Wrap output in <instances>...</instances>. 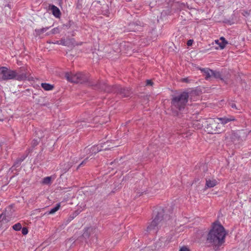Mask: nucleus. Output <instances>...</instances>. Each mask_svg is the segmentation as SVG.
<instances>
[{"label": "nucleus", "mask_w": 251, "mask_h": 251, "mask_svg": "<svg viewBox=\"0 0 251 251\" xmlns=\"http://www.w3.org/2000/svg\"><path fill=\"white\" fill-rule=\"evenodd\" d=\"M182 81L183 82L189 83V80L188 78H184L182 79Z\"/></svg>", "instance_id": "obj_35"}, {"label": "nucleus", "mask_w": 251, "mask_h": 251, "mask_svg": "<svg viewBox=\"0 0 251 251\" xmlns=\"http://www.w3.org/2000/svg\"><path fill=\"white\" fill-rule=\"evenodd\" d=\"M41 86L46 91L52 90L54 88V86L53 85L47 83H42L41 84Z\"/></svg>", "instance_id": "obj_19"}, {"label": "nucleus", "mask_w": 251, "mask_h": 251, "mask_svg": "<svg viewBox=\"0 0 251 251\" xmlns=\"http://www.w3.org/2000/svg\"><path fill=\"white\" fill-rule=\"evenodd\" d=\"M8 220L3 213L0 215V228L2 227L4 224H6Z\"/></svg>", "instance_id": "obj_20"}, {"label": "nucleus", "mask_w": 251, "mask_h": 251, "mask_svg": "<svg viewBox=\"0 0 251 251\" xmlns=\"http://www.w3.org/2000/svg\"><path fill=\"white\" fill-rule=\"evenodd\" d=\"M229 105L231 108L233 109H235L236 110H240V107H237L235 103H234V102H230L229 103Z\"/></svg>", "instance_id": "obj_28"}, {"label": "nucleus", "mask_w": 251, "mask_h": 251, "mask_svg": "<svg viewBox=\"0 0 251 251\" xmlns=\"http://www.w3.org/2000/svg\"><path fill=\"white\" fill-rule=\"evenodd\" d=\"M82 1L83 0H77L75 3L76 9L80 10L82 8Z\"/></svg>", "instance_id": "obj_26"}, {"label": "nucleus", "mask_w": 251, "mask_h": 251, "mask_svg": "<svg viewBox=\"0 0 251 251\" xmlns=\"http://www.w3.org/2000/svg\"><path fill=\"white\" fill-rule=\"evenodd\" d=\"M50 27V26H49V27H43L44 30H45V31L46 32V31H47L48 29H49V28Z\"/></svg>", "instance_id": "obj_39"}, {"label": "nucleus", "mask_w": 251, "mask_h": 251, "mask_svg": "<svg viewBox=\"0 0 251 251\" xmlns=\"http://www.w3.org/2000/svg\"><path fill=\"white\" fill-rule=\"evenodd\" d=\"M220 40H221L222 42H228L224 37H220Z\"/></svg>", "instance_id": "obj_37"}, {"label": "nucleus", "mask_w": 251, "mask_h": 251, "mask_svg": "<svg viewBox=\"0 0 251 251\" xmlns=\"http://www.w3.org/2000/svg\"><path fill=\"white\" fill-rule=\"evenodd\" d=\"M149 150H151V149H152V145H150L149 146Z\"/></svg>", "instance_id": "obj_42"}, {"label": "nucleus", "mask_w": 251, "mask_h": 251, "mask_svg": "<svg viewBox=\"0 0 251 251\" xmlns=\"http://www.w3.org/2000/svg\"><path fill=\"white\" fill-rule=\"evenodd\" d=\"M216 119L218 122H220V124L221 125V127L227 124L228 123L234 121L235 120L234 117L231 116H229L228 117L225 116L222 118H218Z\"/></svg>", "instance_id": "obj_9"}, {"label": "nucleus", "mask_w": 251, "mask_h": 251, "mask_svg": "<svg viewBox=\"0 0 251 251\" xmlns=\"http://www.w3.org/2000/svg\"><path fill=\"white\" fill-rule=\"evenodd\" d=\"M88 158H86L83 161H82V162L78 165V166L77 168V169H78L79 168L83 166L88 161Z\"/></svg>", "instance_id": "obj_30"}, {"label": "nucleus", "mask_w": 251, "mask_h": 251, "mask_svg": "<svg viewBox=\"0 0 251 251\" xmlns=\"http://www.w3.org/2000/svg\"><path fill=\"white\" fill-rule=\"evenodd\" d=\"M0 121H1V120L0 119Z\"/></svg>", "instance_id": "obj_45"}, {"label": "nucleus", "mask_w": 251, "mask_h": 251, "mask_svg": "<svg viewBox=\"0 0 251 251\" xmlns=\"http://www.w3.org/2000/svg\"><path fill=\"white\" fill-rule=\"evenodd\" d=\"M173 236L172 234L168 235L165 238L161 237L156 243L159 247H164L167 245L173 239Z\"/></svg>", "instance_id": "obj_8"}, {"label": "nucleus", "mask_w": 251, "mask_h": 251, "mask_svg": "<svg viewBox=\"0 0 251 251\" xmlns=\"http://www.w3.org/2000/svg\"><path fill=\"white\" fill-rule=\"evenodd\" d=\"M127 30L129 31L136 32L141 29V25L136 23H131L128 25Z\"/></svg>", "instance_id": "obj_11"}, {"label": "nucleus", "mask_w": 251, "mask_h": 251, "mask_svg": "<svg viewBox=\"0 0 251 251\" xmlns=\"http://www.w3.org/2000/svg\"><path fill=\"white\" fill-rule=\"evenodd\" d=\"M60 32V29L58 27H55L53 28L50 32L47 33V35H50V34H56L59 33Z\"/></svg>", "instance_id": "obj_23"}, {"label": "nucleus", "mask_w": 251, "mask_h": 251, "mask_svg": "<svg viewBox=\"0 0 251 251\" xmlns=\"http://www.w3.org/2000/svg\"><path fill=\"white\" fill-rule=\"evenodd\" d=\"M200 70L203 73L206 80H209L212 77L213 70L208 68H202Z\"/></svg>", "instance_id": "obj_14"}, {"label": "nucleus", "mask_w": 251, "mask_h": 251, "mask_svg": "<svg viewBox=\"0 0 251 251\" xmlns=\"http://www.w3.org/2000/svg\"><path fill=\"white\" fill-rule=\"evenodd\" d=\"M65 77L69 81L71 82L78 83V82H79V80H78L77 73L73 74L72 73H66Z\"/></svg>", "instance_id": "obj_10"}, {"label": "nucleus", "mask_w": 251, "mask_h": 251, "mask_svg": "<svg viewBox=\"0 0 251 251\" xmlns=\"http://www.w3.org/2000/svg\"><path fill=\"white\" fill-rule=\"evenodd\" d=\"M205 126V131L209 134H216L221 133L223 129L221 127V125L215 119H210L207 122Z\"/></svg>", "instance_id": "obj_6"}, {"label": "nucleus", "mask_w": 251, "mask_h": 251, "mask_svg": "<svg viewBox=\"0 0 251 251\" xmlns=\"http://www.w3.org/2000/svg\"><path fill=\"white\" fill-rule=\"evenodd\" d=\"M27 154H24L18 157L15 161L13 167L15 168L19 167L21 163L27 157Z\"/></svg>", "instance_id": "obj_16"}, {"label": "nucleus", "mask_w": 251, "mask_h": 251, "mask_svg": "<svg viewBox=\"0 0 251 251\" xmlns=\"http://www.w3.org/2000/svg\"><path fill=\"white\" fill-rule=\"evenodd\" d=\"M88 150H89V149H86V148H85V149H84V151H85V152H88Z\"/></svg>", "instance_id": "obj_43"}, {"label": "nucleus", "mask_w": 251, "mask_h": 251, "mask_svg": "<svg viewBox=\"0 0 251 251\" xmlns=\"http://www.w3.org/2000/svg\"><path fill=\"white\" fill-rule=\"evenodd\" d=\"M227 44H228V42L225 43V42H220V43L219 44V46L220 48L222 50V49H224L226 47V46Z\"/></svg>", "instance_id": "obj_29"}, {"label": "nucleus", "mask_w": 251, "mask_h": 251, "mask_svg": "<svg viewBox=\"0 0 251 251\" xmlns=\"http://www.w3.org/2000/svg\"><path fill=\"white\" fill-rule=\"evenodd\" d=\"M212 77H214L215 78H219L223 82H225V83H226V84L227 83V80H225L222 77V75H221V73L219 71H213V70Z\"/></svg>", "instance_id": "obj_18"}, {"label": "nucleus", "mask_w": 251, "mask_h": 251, "mask_svg": "<svg viewBox=\"0 0 251 251\" xmlns=\"http://www.w3.org/2000/svg\"><path fill=\"white\" fill-rule=\"evenodd\" d=\"M193 43V40H191V39H190L188 41H187V46H192V44Z\"/></svg>", "instance_id": "obj_34"}, {"label": "nucleus", "mask_w": 251, "mask_h": 251, "mask_svg": "<svg viewBox=\"0 0 251 251\" xmlns=\"http://www.w3.org/2000/svg\"><path fill=\"white\" fill-rule=\"evenodd\" d=\"M154 213L155 217L147 227V231L156 233L161 227L166 226L167 220H170V216L165 215L164 209L161 208L157 209Z\"/></svg>", "instance_id": "obj_3"}, {"label": "nucleus", "mask_w": 251, "mask_h": 251, "mask_svg": "<svg viewBox=\"0 0 251 251\" xmlns=\"http://www.w3.org/2000/svg\"><path fill=\"white\" fill-rule=\"evenodd\" d=\"M98 233V229L96 227L91 226L84 228L82 236L85 239L86 242L87 243L88 241L94 242L95 240L97 239Z\"/></svg>", "instance_id": "obj_7"}, {"label": "nucleus", "mask_w": 251, "mask_h": 251, "mask_svg": "<svg viewBox=\"0 0 251 251\" xmlns=\"http://www.w3.org/2000/svg\"><path fill=\"white\" fill-rule=\"evenodd\" d=\"M35 32L37 35H40L41 34L45 32V31L44 28H42L41 29H35Z\"/></svg>", "instance_id": "obj_27"}, {"label": "nucleus", "mask_w": 251, "mask_h": 251, "mask_svg": "<svg viewBox=\"0 0 251 251\" xmlns=\"http://www.w3.org/2000/svg\"><path fill=\"white\" fill-rule=\"evenodd\" d=\"M51 176H47L42 180V183L44 184H50L51 183Z\"/></svg>", "instance_id": "obj_22"}, {"label": "nucleus", "mask_w": 251, "mask_h": 251, "mask_svg": "<svg viewBox=\"0 0 251 251\" xmlns=\"http://www.w3.org/2000/svg\"><path fill=\"white\" fill-rule=\"evenodd\" d=\"M12 228L15 231H19L22 229V225L20 223H18L13 225Z\"/></svg>", "instance_id": "obj_24"}, {"label": "nucleus", "mask_w": 251, "mask_h": 251, "mask_svg": "<svg viewBox=\"0 0 251 251\" xmlns=\"http://www.w3.org/2000/svg\"><path fill=\"white\" fill-rule=\"evenodd\" d=\"M217 181L214 178L212 179H206L205 188H213L217 184Z\"/></svg>", "instance_id": "obj_15"}, {"label": "nucleus", "mask_w": 251, "mask_h": 251, "mask_svg": "<svg viewBox=\"0 0 251 251\" xmlns=\"http://www.w3.org/2000/svg\"><path fill=\"white\" fill-rule=\"evenodd\" d=\"M66 41L64 39H61L60 40V44L65 46L66 45Z\"/></svg>", "instance_id": "obj_36"}, {"label": "nucleus", "mask_w": 251, "mask_h": 251, "mask_svg": "<svg viewBox=\"0 0 251 251\" xmlns=\"http://www.w3.org/2000/svg\"><path fill=\"white\" fill-rule=\"evenodd\" d=\"M189 98V94L187 92H183L177 95L172 96L171 100V109L176 114L184 109Z\"/></svg>", "instance_id": "obj_4"}, {"label": "nucleus", "mask_w": 251, "mask_h": 251, "mask_svg": "<svg viewBox=\"0 0 251 251\" xmlns=\"http://www.w3.org/2000/svg\"><path fill=\"white\" fill-rule=\"evenodd\" d=\"M113 163V162H112L110 163L111 164H112Z\"/></svg>", "instance_id": "obj_44"}, {"label": "nucleus", "mask_w": 251, "mask_h": 251, "mask_svg": "<svg viewBox=\"0 0 251 251\" xmlns=\"http://www.w3.org/2000/svg\"><path fill=\"white\" fill-rule=\"evenodd\" d=\"M60 207V203H58L56 204L55 206L52 208H51L49 211V214H54L55 212H56L57 211H58Z\"/></svg>", "instance_id": "obj_21"}, {"label": "nucleus", "mask_w": 251, "mask_h": 251, "mask_svg": "<svg viewBox=\"0 0 251 251\" xmlns=\"http://www.w3.org/2000/svg\"><path fill=\"white\" fill-rule=\"evenodd\" d=\"M75 214H73V215H71L70 216V220H73L75 217Z\"/></svg>", "instance_id": "obj_38"}, {"label": "nucleus", "mask_w": 251, "mask_h": 251, "mask_svg": "<svg viewBox=\"0 0 251 251\" xmlns=\"http://www.w3.org/2000/svg\"><path fill=\"white\" fill-rule=\"evenodd\" d=\"M89 84L92 86L94 89L107 93H115L123 98L129 97L131 94V90L129 88L123 87L120 85H108L104 82H99L96 84L89 82Z\"/></svg>", "instance_id": "obj_2"}, {"label": "nucleus", "mask_w": 251, "mask_h": 251, "mask_svg": "<svg viewBox=\"0 0 251 251\" xmlns=\"http://www.w3.org/2000/svg\"><path fill=\"white\" fill-rule=\"evenodd\" d=\"M153 82L150 80V79H148L146 80V85L147 86H152L153 85Z\"/></svg>", "instance_id": "obj_32"}, {"label": "nucleus", "mask_w": 251, "mask_h": 251, "mask_svg": "<svg viewBox=\"0 0 251 251\" xmlns=\"http://www.w3.org/2000/svg\"><path fill=\"white\" fill-rule=\"evenodd\" d=\"M100 150L99 149V147L97 146H94L91 148L90 152L92 153H96L99 152Z\"/></svg>", "instance_id": "obj_25"}, {"label": "nucleus", "mask_w": 251, "mask_h": 251, "mask_svg": "<svg viewBox=\"0 0 251 251\" xmlns=\"http://www.w3.org/2000/svg\"><path fill=\"white\" fill-rule=\"evenodd\" d=\"M27 76L24 73L16 70H12L5 67L0 68V81L9 79H15L18 81L26 80Z\"/></svg>", "instance_id": "obj_5"}, {"label": "nucleus", "mask_w": 251, "mask_h": 251, "mask_svg": "<svg viewBox=\"0 0 251 251\" xmlns=\"http://www.w3.org/2000/svg\"><path fill=\"white\" fill-rule=\"evenodd\" d=\"M28 229L26 227H22V233L23 235H26L28 233Z\"/></svg>", "instance_id": "obj_31"}, {"label": "nucleus", "mask_w": 251, "mask_h": 251, "mask_svg": "<svg viewBox=\"0 0 251 251\" xmlns=\"http://www.w3.org/2000/svg\"><path fill=\"white\" fill-rule=\"evenodd\" d=\"M36 134L37 135L38 138L34 139L32 140L31 142V147L32 148H34L39 144L40 139L43 137L42 135V131L41 130H39L38 131H36Z\"/></svg>", "instance_id": "obj_12"}, {"label": "nucleus", "mask_w": 251, "mask_h": 251, "mask_svg": "<svg viewBox=\"0 0 251 251\" xmlns=\"http://www.w3.org/2000/svg\"><path fill=\"white\" fill-rule=\"evenodd\" d=\"M60 40L59 41H56L54 44H60Z\"/></svg>", "instance_id": "obj_41"}, {"label": "nucleus", "mask_w": 251, "mask_h": 251, "mask_svg": "<svg viewBox=\"0 0 251 251\" xmlns=\"http://www.w3.org/2000/svg\"><path fill=\"white\" fill-rule=\"evenodd\" d=\"M215 43H216V44H217V45H219V44L220 43V41H219L218 40H216L215 41Z\"/></svg>", "instance_id": "obj_40"}, {"label": "nucleus", "mask_w": 251, "mask_h": 251, "mask_svg": "<svg viewBox=\"0 0 251 251\" xmlns=\"http://www.w3.org/2000/svg\"><path fill=\"white\" fill-rule=\"evenodd\" d=\"M179 251H189V250L186 247L183 246L180 248Z\"/></svg>", "instance_id": "obj_33"}, {"label": "nucleus", "mask_w": 251, "mask_h": 251, "mask_svg": "<svg viewBox=\"0 0 251 251\" xmlns=\"http://www.w3.org/2000/svg\"><path fill=\"white\" fill-rule=\"evenodd\" d=\"M50 9L51 10L53 15L56 18H59L61 16V12L59 9L54 5H50Z\"/></svg>", "instance_id": "obj_13"}, {"label": "nucleus", "mask_w": 251, "mask_h": 251, "mask_svg": "<svg viewBox=\"0 0 251 251\" xmlns=\"http://www.w3.org/2000/svg\"><path fill=\"white\" fill-rule=\"evenodd\" d=\"M226 234L224 227L219 222L213 223L207 235L206 243L207 246L212 247L216 251L219 250L220 247L225 242Z\"/></svg>", "instance_id": "obj_1"}, {"label": "nucleus", "mask_w": 251, "mask_h": 251, "mask_svg": "<svg viewBox=\"0 0 251 251\" xmlns=\"http://www.w3.org/2000/svg\"><path fill=\"white\" fill-rule=\"evenodd\" d=\"M78 75V80H79V82H78V83H84L85 82H87L88 81V76L85 75V74H83L81 73H77Z\"/></svg>", "instance_id": "obj_17"}]
</instances>
